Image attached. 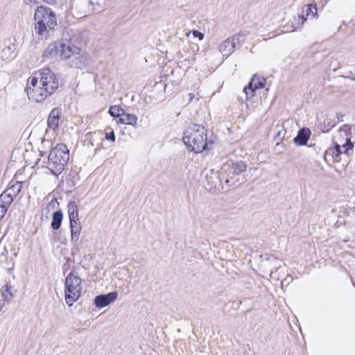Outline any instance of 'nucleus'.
<instances>
[{"label": "nucleus", "instance_id": "37", "mask_svg": "<svg viewBox=\"0 0 355 355\" xmlns=\"http://www.w3.org/2000/svg\"><path fill=\"white\" fill-rule=\"evenodd\" d=\"M11 270H12V268H8V270L9 272H10V271H11Z\"/></svg>", "mask_w": 355, "mask_h": 355}, {"label": "nucleus", "instance_id": "24", "mask_svg": "<svg viewBox=\"0 0 355 355\" xmlns=\"http://www.w3.org/2000/svg\"><path fill=\"white\" fill-rule=\"evenodd\" d=\"M124 110L118 105H113L110 107L109 114L114 118H121Z\"/></svg>", "mask_w": 355, "mask_h": 355}, {"label": "nucleus", "instance_id": "27", "mask_svg": "<svg viewBox=\"0 0 355 355\" xmlns=\"http://www.w3.org/2000/svg\"><path fill=\"white\" fill-rule=\"evenodd\" d=\"M293 280V278L291 275H287L286 277H285L282 282H281V286L282 288L285 286H288L291 282H292Z\"/></svg>", "mask_w": 355, "mask_h": 355}, {"label": "nucleus", "instance_id": "12", "mask_svg": "<svg viewBox=\"0 0 355 355\" xmlns=\"http://www.w3.org/2000/svg\"><path fill=\"white\" fill-rule=\"evenodd\" d=\"M235 47V42L233 41L232 37H228L218 45V50L223 56L227 58L234 52Z\"/></svg>", "mask_w": 355, "mask_h": 355}, {"label": "nucleus", "instance_id": "1", "mask_svg": "<svg viewBox=\"0 0 355 355\" xmlns=\"http://www.w3.org/2000/svg\"><path fill=\"white\" fill-rule=\"evenodd\" d=\"M58 85L55 74L50 69L44 68L28 78L25 90L29 100L40 103L52 95Z\"/></svg>", "mask_w": 355, "mask_h": 355}, {"label": "nucleus", "instance_id": "18", "mask_svg": "<svg viewBox=\"0 0 355 355\" xmlns=\"http://www.w3.org/2000/svg\"><path fill=\"white\" fill-rule=\"evenodd\" d=\"M94 3V0H78L76 7L81 10V15L85 16L87 12L93 10L90 6Z\"/></svg>", "mask_w": 355, "mask_h": 355}, {"label": "nucleus", "instance_id": "29", "mask_svg": "<svg viewBox=\"0 0 355 355\" xmlns=\"http://www.w3.org/2000/svg\"><path fill=\"white\" fill-rule=\"evenodd\" d=\"M193 34H194V35H195V36L198 37L200 40H202V39H203V37H204L203 34H202V33H200V32H199V31H195L193 32Z\"/></svg>", "mask_w": 355, "mask_h": 355}, {"label": "nucleus", "instance_id": "38", "mask_svg": "<svg viewBox=\"0 0 355 355\" xmlns=\"http://www.w3.org/2000/svg\"><path fill=\"white\" fill-rule=\"evenodd\" d=\"M354 80H355V77L353 78Z\"/></svg>", "mask_w": 355, "mask_h": 355}, {"label": "nucleus", "instance_id": "30", "mask_svg": "<svg viewBox=\"0 0 355 355\" xmlns=\"http://www.w3.org/2000/svg\"><path fill=\"white\" fill-rule=\"evenodd\" d=\"M232 179V178H230V179H229L228 178H227L226 180H225V183L229 185V186H233L235 184L234 182H232L231 180Z\"/></svg>", "mask_w": 355, "mask_h": 355}, {"label": "nucleus", "instance_id": "31", "mask_svg": "<svg viewBox=\"0 0 355 355\" xmlns=\"http://www.w3.org/2000/svg\"><path fill=\"white\" fill-rule=\"evenodd\" d=\"M27 4H30L31 6H35L37 3L35 0H26Z\"/></svg>", "mask_w": 355, "mask_h": 355}, {"label": "nucleus", "instance_id": "20", "mask_svg": "<svg viewBox=\"0 0 355 355\" xmlns=\"http://www.w3.org/2000/svg\"><path fill=\"white\" fill-rule=\"evenodd\" d=\"M63 219V214L60 210H58L53 214L52 221L51 223V228L54 230H58L62 224Z\"/></svg>", "mask_w": 355, "mask_h": 355}, {"label": "nucleus", "instance_id": "33", "mask_svg": "<svg viewBox=\"0 0 355 355\" xmlns=\"http://www.w3.org/2000/svg\"><path fill=\"white\" fill-rule=\"evenodd\" d=\"M277 270V266L275 265V267L274 268H272L271 270H270V277H272V274Z\"/></svg>", "mask_w": 355, "mask_h": 355}, {"label": "nucleus", "instance_id": "11", "mask_svg": "<svg viewBox=\"0 0 355 355\" xmlns=\"http://www.w3.org/2000/svg\"><path fill=\"white\" fill-rule=\"evenodd\" d=\"M22 187V182L19 181H17L15 183L12 184V182L10 184V187L5 190L0 196H6V198H8L10 200L8 202L11 204L13 201L15 197L17 196V194L20 192Z\"/></svg>", "mask_w": 355, "mask_h": 355}, {"label": "nucleus", "instance_id": "14", "mask_svg": "<svg viewBox=\"0 0 355 355\" xmlns=\"http://www.w3.org/2000/svg\"><path fill=\"white\" fill-rule=\"evenodd\" d=\"M71 228V241L73 245H76L80 235L82 226L80 221L70 223Z\"/></svg>", "mask_w": 355, "mask_h": 355}, {"label": "nucleus", "instance_id": "8", "mask_svg": "<svg viewBox=\"0 0 355 355\" xmlns=\"http://www.w3.org/2000/svg\"><path fill=\"white\" fill-rule=\"evenodd\" d=\"M304 12H305L306 17L304 15H299L295 19V21H297V22H295L293 26L295 30L300 28L308 17L311 16L313 18H317L318 17L317 13L316 4L306 5V10Z\"/></svg>", "mask_w": 355, "mask_h": 355}, {"label": "nucleus", "instance_id": "10", "mask_svg": "<svg viewBox=\"0 0 355 355\" xmlns=\"http://www.w3.org/2000/svg\"><path fill=\"white\" fill-rule=\"evenodd\" d=\"M116 292H110L105 295H99L94 298V304L98 308H103L114 302L117 297Z\"/></svg>", "mask_w": 355, "mask_h": 355}, {"label": "nucleus", "instance_id": "28", "mask_svg": "<svg viewBox=\"0 0 355 355\" xmlns=\"http://www.w3.org/2000/svg\"><path fill=\"white\" fill-rule=\"evenodd\" d=\"M105 138L107 140H109L112 142H114L115 141V134H114V131L112 130L110 132H105Z\"/></svg>", "mask_w": 355, "mask_h": 355}, {"label": "nucleus", "instance_id": "25", "mask_svg": "<svg viewBox=\"0 0 355 355\" xmlns=\"http://www.w3.org/2000/svg\"><path fill=\"white\" fill-rule=\"evenodd\" d=\"M354 144L351 142L349 138H346L345 142L341 145V148L343 150V153L349 155V151L353 149Z\"/></svg>", "mask_w": 355, "mask_h": 355}, {"label": "nucleus", "instance_id": "26", "mask_svg": "<svg viewBox=\"0 0 355 355\" xmlns=\"http://www.w3.org/2000/svg\"><path fill=\"white\" fill-rule=\"evenodd\" d=\"M328 152H336V155H340V154L343 153V150L341 148V145L336 143L335 148L334 149H329L326 153H328Z\"/></svg>", "mask_w": 355, "mask_h": 355}, {"label": "nucleus", "instance_id": "7", "mask_svg": "<svg viewBox=\"0 0 355 355\" xmlns=\"http://www.w3.org/2000/svg\"><path fill=\"white\" fill-rule=\"evenodd\" d=\"M67 43L62 42H54L50 44L43 52V56L47 58H53L59 55L62 60V50H64Z\"/></svg>", "mask_w": 355, "mask_h": 355}, {"label": "nucleus", "instance_id": "13", "mask_svg": "<svg viewBox=\"0 0 355 355\" xmlns=\"http://www.w3.org/2000/svg\"><path fill=\"white\" fill-rule=\"evenodd\" d=\"M311 135V131L307 128L300 129L297 135L294 138V142L299 146L306 145Z\"/></svg>", "mask_w": 355, "mask_h": 355}, {"label": "nucleus", "instance_id": "23", "mask_svg": "<svg viewBox=\"0 0 355 355\" xmlns=\"http://www.w3.org/2000/svg\"><path fill=\"white\" fill-rule=\"evenodd\" d=\"M249 35V31H243L237 34L234 35L232 37L235 44L237 42L239 44H242L245 37Z\"/></svg>", "mask_w": 355, "mask_h": 355}, {"label": "nucleus", "instance_id": "17", "mask_svg": "<svg viewBox=\"0 0 355 355\" xmlns=\"http://www.w3.org/2000/svg\"><path fill=\"white\" fill-rule=\"evenodd\" d=\"M67 212L69 215V223L80 221L78 209L76 203L71 201L67 205Z\"/></svg>", "mask_w": 355, "mask_h": 355}, {"label": "nucleus", "instance_id": "32", "mask_svg": "<svg viewBox=\"0 0 355 355\" xmlns=\"http://www.w3.org/2000/svg\"><path fill=\"white\" fill-rule=\"evenodd\" d=\"M194 98V94L193 93L189 94V101H191Z\"/></svg>", "mask_w": 355, "mask_h": 355}, {"label": "nucleus", "instance_id": "34", "mask_svg": "<svg viewBox=\"0 0 355 355\" xmlns=\"http://www.w3.org/2000/svg\"><path fill=\"white\" fill-rule=\"evenodd\" d=\"M46 3L53 4L55 2V0H44Z\"/></svg>", "mask_w": 355, "mask_h": 355}, {"label": "nucleus", "instance_id": "3", "mask_svg": "<svg viewBox=\"0 0 355 355\" xmlns=\"http://www.w3.org/2000/svg\"><path fill=\"white\" fill-rule=\"evenodd\" d=\"M183 141L190 151L200 153L207 148V130L200 125H189L184 133Z\"/></svg>", "mask_w": 355, "mask_h": 355}, {"label": "nucleus", "instance_id": "36", "mask_svg": "<svg viewBox=\"0 0 355 355\" xmlns=\"http://www.w3.org/2000/svg\"><path fill=\"white\" fill-rule=\"evenodd\" d=\"M272 261H273L274 262H275V263H276V262H279V260H278L277 259H276V258H273V259H272Z\"/></svg>", "mask_w": 355, "mask_h": 355}, {"label": "nucleus", "instance_id": "16", "mask_svg": "<svg viewBox=\"0 0 355 355\" xmlns=\"http://www.w3.org/2000/svg\"><path fill=\"white\" fill-rule=\"evenodd\" d=\"M60 110L58 108H54L51 110L48 118V126L55 130L58 126Z\"/></svg>", "mask_w": 355, "mask_h": 355}, {"label": "nucleus", "instance_id": "2", "mask_svg": "<svg viewBox=\"0 0 355 355\" xmlns=\"http://www.w3.org/2000/svg\"><path fill=\"white\" fill-rule=\"evenodd\" d=\"M35 32L40 37H46L58 26L55 14L45 6H37L34 14Z\"/></svg>", "mask_w": 355, "mask_h": 355}, {"label": "nucleus", "instance_id": "15", "mask_svg": "<svg viewBox=\"0 0 355 355\" xmlns=\"http://www.w3.org/2000/svg\"><path fill=\"white\" fill-rule=\"evenodd\" d=\"M137 119H138L136 115L126 113L124 111L121 118H119L116 122L121 124L132 125V127L136 128L137 125Z\"/></svg>", "mask_w": 355, "mask_h": 355}, {"label": "nucleus", "instance_id": "35", "mask_svg": "<svg viewBox=\"0 0 355 355\" xmlns=\"http://www.w3.org/2000/svg\"><path fill=\"white\" fill-rule=\"evenodd\" d=\"M329 153L332 154V156L338 157V155H336V152H329Z\"/></svg>", "mask_w": 355, "mask_h": 355}, {"label": "nucleus", "instance_id": "9", "mask_svg": "<svg viewBox=\"0 0 355 355\" xmlns=\"http://www.w3.org/2000/svg\"><path fill=\"white\" fill-rule=\"evenodd\" d=\"M266 80L262 78L259 79L254 76L251 81L249 83L248 87H245L243 89L246 94V98H249L254 96L253 93L258 89L263 88L265 86Z\"/></svg>", "mask_w": 355, "mask_h": 355}, {"label": "nucleus", "instance_id": "22", "mask_svg": "<svg viewBox=\"0 0 355 355\" xmlns=\"http://www.w3.org/2000/svg\"><path fill=\"white\" fill-rule=\"evenodd\" d=\"M1 295L6 302H10L13 297L12 287L9 284L4 285L1 290Z\"/></svg>", "mask_w": 355, "mask_h": 355}, {"label": "nucleus", "instance_id": "4", "mask_svg": "<svg viewBox=\"0 0 355 355\" xmlns=\"http://www.w3.org/2000/svg\"><path fill=\"white\" fill-rule=\"evenodd\" d=\"M69 159V151L66 145L60 144L50 152L48 157L47 168L55 175L62 173Z\"/></svg>", "mask_w": 355, "mask_h": 355}, {"label": "nucleus", "instance_id": "21", "mask_svg": "<svg viewBox=\"0 0 355 355\" xmlns=\"http://www.w3.org/2000/svg\"><path fill=\"white\" fill-rule=\"evenodd\" d=\"M10 200L6 196H0V220L5 216L8 207L11 205L8 201Z\"/></svg>", "mask_w": 355, "mask_h": 355}, {"label": "nucleus", "instance_id": "6", "mask_svg": "<svg viewBox=\"0 0 355 355\" xmlns=\"http://www.w3.org/2000/svg\"><path fill=\"white\" fill-rule=\"evenodd\" d=\"M62 50V60H67L68 64L77 69L85 68L89 62L88 55L80 48L67 42V46Z\"/></svg>", "mask_w": 355, "mask_h": 355}, {"label": "nucleus", "instance_id": "5", "mask_svg": "<svg viewBox=\"0 0 355 355\" xmlns=\"http://www.w3.org/2000/svg\"><path fill=\"white\" fill-rule=\"evenodd\" d=\"M82 279L78 273L71 270L65 278L64 300L67 304L71 306L81 295Z\"/></svg>", "mask_w": 355, "mask_h": 355}, {"label": "nucleus", "instance_id": "19", "mask_svg": "<svg viewBox=\"0 0 355 355\" xmlns=\"http://www.w3.org/2000/svg\"><path fill=\"white\" fill-rule=\"evenodd\" d=\"M246 164L244 162L239 161L232 164V166L230 168V175H239L246 170Z\"/></svg>", "mask_w": 355, "mask_h": 355}]
</instances>
